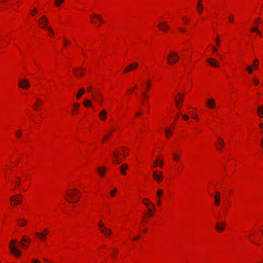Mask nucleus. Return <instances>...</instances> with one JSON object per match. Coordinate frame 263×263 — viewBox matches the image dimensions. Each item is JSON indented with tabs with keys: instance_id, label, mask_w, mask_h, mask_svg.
Segmentation results:
<instances>
[{
	"instance_id": "nucleus-1",
	"label": "nucleus",
	"mask_w": 263,
	"mask_h": 263,
	"mask_svg": "<svg viewBox=\"0 0 263 263\" xmlns=\"http://www.w3.org/2000/svg\"><path fill=\"white\" fill-rule=\"evenodd\" d=\"M66 200L70 203H75L78 202L81 196L80 192L76 189H72L66 194Z\"/></svg>"
},
{
	"instance_id": "nucleus-2",
	"label": "nucleus",
	"mask_w": 263,
	"mask_h": 263,
	"mask_svg": "<svg viewBox=\"0 0 263 263\" xmlns=\"http://www.w3.org/2000/svg\"><path fill=\"white\" fill-rule=\"evenodd\" d=\"M17 242V239H12L9 243V249L11 252L16 257H20L21 255V251L19 249L14 245Z\"/></svg>"
},
{
	"instance_id": "nucleus-3",
	"label": "nucleus",
	"mask_w": 263,
	"mask_h": 263,
	"mask_svg": "<svg viewBox=\"0 0 263 263\" xmlns=\"http://www.w3.org/2000/svg\"><path fill=\"white\" fill-rule=\"evenodd\" d=\"M179 60V55L176 52H172L167 55V62L172 65L178 62Z\"/></svg>"
},
{
	"instance_id": "nucleus-4",
	"label": "nucleus",
	"mask_w": 263,
	"mask_h": 263,
	"mask_svg": "<svg viewBox=\"0 0 263 263\" xmlns=\"http://www.w3.org/2000/svg\"><path fill=\"white\" fill-rule=\"evenodd\" d=\"M23 196L21 194H17L16 196H11L10 197V201L11 202V205H16L20 203H21L22 202L21 198Z\"/></svg>"
},
{
	"instance_id": "nucleus-5",
	"label": "nucleus",
	"mask_w": 263,
	"mask_h": 263,
	"mask_svg": "<svg viewBox=\"0 0 263 263\" xmlns=\"http://www.w3.org/2000/svg\"><path fill=\"white\" fill-rule=\"evenodd\" d=\"M98 226L101 232L105 236L107 237L110 235L111 233V230L105 227L101 221H99Z\"/></svg>"
},
{
	"instance_id": "nucleus-6",
	"label": "nucleus",
	"mask_w": 263,
	"mask_h": 263,
	"mask_svg": "<svg viewBox=\"0 0 263 263\" xmlns=\"http://www.w3.org/2000/svg\"><path fill=\"white\" fill-rule=\"evenodd\" d=\"M39 23L42 25V28H43L44 29H46L48 30L51 33H52V34L53 33V31L50 27H45V25L48 24L49 23L48 20L46 18L45 16H43L41 18V20H39Z\"/></svg>"
},
{
	"instance_id": "nucleus-7",
	"label": "nucleus",
	"mask_w": 263,
	"mask_h": 263,
	"mask_svg": "<svg viewBox=\"0 0 263 263\" xmlns=\"http://www.w3.org/2000/svg\"><path fill=\"white\" fill-rule=\"evenodd\" d=\"M49 233V231L47 229H44L42 233L36 232L35 235L41 240L44 241L46 239V237Z\"/></svg>"
},
{
	"instance_id": "nucleus-8",
	"label": "nucleus",
	"mask_w": 263,
	"mask_h": 263,
	"mask_svg": "<svg viewBox=\"0 0 263 263\" xmlns=\"http://www.w3.org/2000/svg\"><path fill=\"white\" fill-rule=\"evenodd\" d=\"M18 86L23 89H28L29 87V81L26 79H23L20 81Z\"/></svg>"
},
{
	"instance_id": "nucleus-9",
	"label": "nucleus",
	"mask_w": 263,
	"mask_h": 263,
	"mask_svg": "<svg viewBox=\"0 0 263 263\" xmlns=\"http://www.w3.org/2000/svg\"><path fill=\"white\" fill-rule=\"evenodd\" d=\"M153 176V178L158 183H160L163 178V174L161 172L158 173L157 171H154Z\"/></svg>"
},
{
	"instance_id": "nucleus-10",
	"label": "nucleus",
	"mask_w": 263,
	"mask_h": 263,
	"mask_svg": "<svg viewBox=\"0 0 263 263\" xmlns=\"http://www.w3.org/2000/svg\"><path fill=\"white\" fill-rule=\"evenodd\" d=\"M138 66V63L137 62H134L130 65H129L128 66H127L125 69L124 70V72L126 73L130 71L133 70L137 68Z\"/></svg>"
},
{
	"instance_id": "nucleus-11",
	"label": "nucleus",
	"mask_w": 263,
	"mask_h": 263,
	"mask_svg": "<svg viewBox=\"0 0 263 263\" xmlns=\"http://www.w3.org/2000/svg\"><path fill=\"white\" fill-rule=\"evenodd\" d=\"M92 96L95 101L100 104H101L102 101V94L100 92L92 93Z\"/></svg>"
},
{
	"instance_id": "nucleus-12",
	"label": "nucleus",
	"mask_w": 263,
	"mask_h": 263,
	"mask_svg": "<svg viewBox=\"0 0 263 263\" xmlns=\"http://www.w3.org/2000/svg\"><path fill=\"white\" fill-rule=\"evenodd\" d=\"M214 203L216 205H219L220 203V193L217 191L214 196Z\"/></svg>"
},
{
	"instance_id": "nucleus-13",
	"label": "nucleus",
	"mask_w": 263,
	"mask_h": 263,
	"mask_svg": "<svg viewBox=\"0 0 263 263\" xmlns=\"http://www.w3.org/2000/svg\"><path fill=\"white\" fill-rule=\"evenodd\" d=\"M226 223L225 222H217L216 224V229L218 232H221L224 230Z\"/></svg>"
},
{
	"instance_id": "nucleus-14",
	"label": "nucleus",
	"mask_w": 263,
	"mask_h": 263,
	"mask_svg": "<svg viewBox=\"0 0 263 263\" xmlns=\"http://www.w3.org/2000/svg\"><path fill=\"white\" fill-rule=\"evenodd\" d=\"M206 105L210 108H213L215 106V100L212 98L208 99L206 102Z\"/></svg>"
},
{
	"instance_id": "nucleus-15",
	"label": "nucleus",
	"mask_w": 263,
	"mask_h": 263,
	"mask_svg": "<svg viewBox=\"0 0 263 263\" xmlns=\"http://www.w3.org/2000/svg\"><path fill=\"white\" fill-rule=\"evenodd\" d=\"M158 27L160 30L162 31H165L166 29H168L170 28L169 26L166 24L164 22H162L158 25Z\"/></svg>"
},
{
	"instance_id": "nucleus-16",
	"label": "nucleus",
	"mask_w": 263,
	"mask_h": 263,
	"mask_svg": "<svg viewBox=\"0 0 263 263\" xmlns=\"http://www.w3.org/2000/svg\"><path fill=\"white\" fill-rule=\"evenodd\" d=\"M127 169H128V165L125 163L122 164L120 167V171L121 173L123 175H126L125 171Z\"/></svg>"
},
{
	"instance_id": "nucleus-17",
	"label": "nucleus",
	"mask_w": 263,
	"mask_h": 263,
	"mask_svg": "<svg viewBox=\"0 0 263 263\" xmlns=\"http://www.w3.org/2000/svg\"><path fill=\"white\" fill-rule=\"evenodd\" d=\"M206 62L209 63V64L213 67H218V65H217V61L213 58H210L206 60Z\"/></svg>"
},
{
	"instance_id": "nucleus-18",
	"label": "nucleus",
	"mask_w": 263,
	"mask_h": 263,
	"mask_svg": "<svg viewBox=\"0 0 263 263\" xmlns=\"http://www.w3.org/2000/svg\"><path fill=\"white\" fill-rule=\"evenodd\" d=\"M17 221L18 225L21 227H24L27 223V221L24 218H20Z\"/></svg>"
},
{
	"instance_id": "nucleus-19",
	"label": "nucleus",
	"mask_w": 263,
	"mask_h": 263,
	"mask_svg": "<svg viewBox=\"0 0 263 263\" xmlns=\"http://www.w3.org/2000/svg\"><path fill=\"white\" fill-rule=\"evenodd\" d=\"M112 155H113L114 158L115 159L113 161V162L114 163H117V164L120 163L121 161L118 159V156L119 155V154L118 153H116V152H114L112 153Z\"/></svg>"
},
{
	"instance_id": "nucleus-20",
	"label": "nucleus",
	"mask_w": 263,
	"mask_h": 263,
	"mask_svg": "<svg viewBox=\"0 0 263 263\" xmlns=\"http://www.w3.org/2000/svg\"><path fill=\"white\" fill-rule=\"evenodd\" d=\"M107 112L105 109H103L99 114V117L102 120H105L106 119Z\"/></svg>"
},
{
	"instance_id": "nucleus-21",
	"label": "nucleus",
	"mask_w": 263,
	"mask_h": 263,
	"mask_svg": "<svg viewBox=\"0 0 263 263\" xmlns=\"http://www.w3.org/2000/svg\"><path fill=\"white\" fill-rule=\"evenodd\" d=\"M257 115L260 118L263 117V106H259L258 107Z\"/></svg>"
},
{
	"instance_id": "nucleus-22",
	"label": "nucleus",
	"mask_w": 263,
	"mask_h": 263,
	"mask_svg": "<svg viewBox=\"0 0 263 263\" xmlns=\"http://www.w3.org/2000/svg\"><path fill=\"white\" fill-rule=\"evenodd\" d=\"M80 69H82L83 70H84V69L82 68H75L74 69V74L77 77H82L83 76V73L81 72H79V70Z\"/></svg>"
},
{
	"instance_id": "nucleus-23",
	"label": "nucleus",
	"mask_w": 263,
	"mask_h": 263,
	"mask_svg": "<svg viewBox=\"0 0 263 263\" xmlns=\"http://www.w3.org/2000/svg\"><path fill=\"white\" fill-rule=\"evenodd\" d=\"M142 202L146 206H147L148 204H151L154 209L155 208V205L151 201H149L147 198L144 199Z\"/></svg>"
},
{
	"instance_id": "nucleus-24",
	"label": "nucleus",
	"mask_w": 263,
	"mask_h": 263,
	"mask_svg": "<svg viewBox=\"0 0 263 263\" xmlns=\"http://www.w3.org/2000/svg\"><path fill=\"white\" fill-rule=\"evenodd\" d=\"M97 170H98V172L99 175L101 177H103V175H104V173L105 172L106 168L105 167H101V168H98Z\"/></svg>"
},
{
	"instance_id": "nucleus-25",
	"label": "nucleus",
	"mask_w": 263,
	"mask_h": 263,
	"mask_svg": "<svg viewBox=\"0 0 263 263\" xmlns=\"http://www.w3.org/2000/svg\"><path fill=\"white\" fill-rule=\"evenodd\" d=\"M162 194H163V191L162 190L159 189L157 191V196L158 198V204L159 205H160L161 204L160 198L161 195H162Z\"/></svg>"
},
{
	"instance_id": "nucleus-26",
	"label": "nucleus",
	"mask_w": 263,
	"mask_h": 263,
	"mask_svg": "<svg viewBox=\"0 0 263 263\" xmlns=\"http://www.w3.org/2000/svg\"><path fill=\"white\" fill-rule=\"evenodd\" d=\"M84 92H85L84 88H81L76 95L77 98L78 99H79L84 93Z\"/></svg>"
},
{
	"instance_id": "nucleus-27",
	"label": "nucleus",
	"mask_w": 263,
	"mask_h": 263,
	"mask_svg": "<svg viewBox=\"0 0 263 263\" xmlns=\"http://www.w3.org/2000/svg\"><path fill=\"white\" fill-rule=\"evenodd\" d=\"M84 105L86 107L91 106V103L89 100H85L83 102Z\"/></svg>"
},
{
	"instance_id": "nucleus-28",
	"label": "nucleus",
	"mask_w": 263,
	"mask_h": 263,
	"mask_svg": "<svg viewBox=\"0 0 263 263\" xmlns=\"http://www.w3.org/2000/svg\"><path fill=\"white\" fill-rule=\"evenodd\" d=\"M251 31L252 32H256L259 35H261V32L258 29L257 27L252 28L251 29Z\"/></svg>"
},
{
	"instance_id": "nucleus-29",
	"label": "nucleus",
	"mask_w": 263,
	"mask_h": 263,
	"mask_svg": "<svg viewBox=\"0 0 263 263\" xmlns=\"http://www.w3.org/2000/svg\"><path fill=\"white\" fill-rule=\"evenodd\" d=\"M94 17H96V18H97L99 21H100V22H103V20L102 18V17H101L99 15H98V14H93V15H92Z\"/></svg>"
},
{
	"instance_id": "nucleus-30",
	"label": "nucleus",
	"mask_w": 263,
	"mask_h": 263,
	"mask_svg": "<svg viewBox=\"0 0 263 263\" xmlns=\"http://www.w3.org/2000/svg\"><path fill=\"white\" fill-rule=\"evenodd\" d=\"M203 9V6L201 4H198V10L199 13H201L202 10Z\"/></svg>"
},
{
	"instance_id": "nucleus-31",
	"label": "nucleus",
	"mask_w": 263,
	"mask_h": 263,
	"mask_svg": "<svg viewBox=\"0 0 263 263\" xmlns=\"http://www.w3.org/2000/svg\"><path fill=\"white\" fill-rule=\"evenodd\" d=\"M64 1V0H55V5L56 6H59Z\"/></svg>"
},
{
	"instance_id": "nucleus-32",
	"label": "nucleus",
	"mask_w": 263,
	"mask_h": 263,
	"mask_svg": "<svg viewBox=\"0 0 263 263\" xmlns=\"http://www.w3.org/2000/svg\"><path fill=\"white\" fill-rule=\"evenodd\" d=\"M218 141L220 146H223L224 145V141L220 138H218Z\"/></svg>"
},
{
	"instance_id": "nucleus-33",
	"label": "nucleus",
	"mask_w": 263,
	"mask_h": 263,
	"mask_svg": "<svg viewBox=\"0 0 263 263\" xmlns=\"http://www.w3.org/2000/svg\"><path fill=\"white\" fill-rule=\"evenodd\" d=\"M247 69L248 73H252L253 69L251 66H250V65L248 66Z\"/></svg>"
},
{
	"instance_id": "nucleus-34",
	"label": "nucleus",
	"mask_w": 263,
	"mask_h": 263,
	"mask_svg": "<svg viewBox=\"0 0 263 263\" xmlns=\"http://www.w3.org/2000/svg\"><path fill=\"white\" fill-rule=\"evenodd\" d=\"M22 135V132L21 130H18L16 133V136L17 138H19Z\"/></svg>"
},
{
	"instance_id": "nucleus-35",
	"label": "nucleus",
	"mask_w": 263,
	"mask_h": 263,
	"mask_svg": "<svg viewBox=\"0 0 263 263\" xmlns=\"http://www.w3.org/2000/svg\"><path fill=\"white\" fill-rule=\"evenodd\" d=\"M258 65V60L257 59H256L254 61V66L255 68H257Z\"/></svg>"
},
{
	"instance_id": "nucleus-36",
	"label": "nucleus",
	"mask_w": 263,
	"mask_h": 263,
	"mask_svg": "<svg viewBox=\"0 0 263 263\" xmlns=\"http://www.w3.org/2000/svg\"><path fill=\"white\" fill-rule=\"evenodd\" d=\"M31 263H40V261L37 259L33 258L31 260Z\"/></svg>"
},
{
	"instance_id": "nucleus-37",
	"label": "nucleus",
	"mask_w": 263,
	"mask_h": 263,
	"mask_svg": "<svg viewBox=\"0 0 263 263\" xmlns=\"http://www.w3.org/2000/svg\"><path fill=\"white\" fill-rule=\"evenodd\" d=\"M117 192V190L116 189H114L112 191H110V195L112 197H114L115 196V193Z\"/></svg>"
},
{
	"instance_id": "nucleus-38",
	"label": "nucleus",
	"mask_w": 263,
	"mask_h": 263,
	"mask_svg": "<svg viewBox=\"0 0 263 263\" xmlns=\"http://www.w3.org/2000/svg\"><path fill=\"white\" fill-rule=\"evenodd\" d=\"M173 156L175 160L177 161L179 159V156L177 154H174Z\"/></svg>"
},
{
	"instance_id": "nucleus-39",
	"label": "nucleus",
	"mask_w": 263,
	"mask_h": 263,
	"mask_svg": "<svg viewBox=\"0 0 263 263\" xmlns=\"http://www.w3.org/2000/svg\"><path fill=\"white\" fill-rule=\"evenodd\" d=\"M19 245L23 246L25 248H27V247H28V245H27V244H25V243L23 242H20L19 243Z\"/></svg>"
},
{
	"instance_id": "nucleus-40",
	"label": "nucleus",
	"mask_w": 263,
	"mask_h": 263,
	"mask_svg": "<svg viewBox=\"0 0 263 263\" xmlns=\"http://www.w3.org/2000/svg\"><path fill=\"white\" fill-rule=\"evenodd\" d=\"M165 132H166V137H168V133L170 132V129L168 128H167L165 129Z\"/></svg>"
},
{
	"instance_id": "nucleus-41",
	"label": "nucleus",
	"mask_w": 263,
	"mask_h": 263,
	"mask_svg": "<svg viewBox=\"0 0 263 263\" xmlns=\"http://www.w3.org/2000/svg\"><path fill=\"white\" fill-rule=\"evenodd\" d=\"M182 116L183 119L185 120H187L189 119V116L186 115H183Z\"/></svg>"
},
{
	"instance_id": "nucleus-42",
	"label": "nucleus",
	"mask_w": 263,
	"mask_h": 263,
	"mask_svg": "<svg viewBox=\"0 0 263 263\" xmlns=\"http://www.w3.org/2000/svg\"><path fill=\"white\" fill-rule=\"evenodd\" d=\"M229 21L231 23H233V15H231L229 17Z\"/></svg>"
},
{
	"instance_id": "nucleus-43",
	"label": "nucleus",
	"mask_w": 263,
	"mask_h": 263,
	"mask_svg": "<svg viewBox=\"0 0 263 263\" xmlns=\"http://www.w3.org/2000/svg\"><path fill=\"white\" fill-rule=\"evenodd\" d=\"M92 89H93V88H92V86H89L88 87V88H87V90H88V91H89V92H91V91H92Z\"/></svg>"
},
{
	"instance_id": "nucleus-44",
	"label": "nucleus",
	"mask_w": 263,
	"mask_h": 263,
	"mask_svg": "<svg viewBox=\"0 0 263 263\" xmlns=\"http://www.w3.org/2000/svg\"><path fill=\"white\" fill-rule=\"evenodd\" d=\"M146 86H147V89H149V87H151V82H150V81H147V83L146 84Z\"/></svg>"
},
{
	"instance_id": "nucleus-45",
	"label": "nucleus",
	"mask_w": 263,
	"mask_h": 263,
	"mask_svg": "<svg viewBox=\"0 0 263 263\" xmlns=\"http://www.w3.org/2000/svg\"><path fill=\"white\" fill-rule=\"evenodd\" d=\"M26 240H27V238L25 237V236H23L22 238L21 242H25Z\"/></svg>"
},
{
	"instance_id": "nucleus-46",
	"label": "nucleus",
	"mask_w": 263,
	"mask_h": 263,
	"mask_svg": "<svg viewBox=\"0 0 263 263\" xmlns=\"http://www.w3.org/2000/svg\"><path fill=\"white\" fill-rule=\"evenodd\" d=\"M79 106H80V104H79V103H75L73 104V107H77V108H78V107H79Z\"/></svg>"
},
{
	"instance_id": "nucleus-47",
	"label": "nucleus",
	"mask_w": 263,
	"mask_h": 263,
	"mask_svg": "<svg viewBox=\"0 0 263 263\" xmlns=\"http://www.w3.org/2000/svg\"><path fill=\"white\" fill-rule=\"evenodd\" d=\"M37 11L36 8H34L32 11H31V14L34 15V13H36Z\"/></svg>"
},
{
	"instance_id": "nucleus-48",
	"label": "nucleus",
	"mask_w": 263,
	"mask_h": 263,
	"mask_svg": "<svg viewBox=\"0 0 263 263\" xmlns=\"http://www.w3.org/2000/svg\"><path fill=\"white\" fill-rule=\"evenodd\" d=\"M158 161L157 160H155L154 162V166L155 167L157 166L158 165Z\"/></svg>"
},
{
	"instance_id": "nucleus-49",
	"label": "nucleus",
	"mask_w": 263,
	"mask_h": 263,
	"mask_svg": "<svg viewBox=\"0 0 263 263\" xmlns=\"http://www.w3.org/2000/svg\"><path fill=\"white\" fill-rule=\"evenodd\" d=\"M212 50L214 52H217V49L214 46L212 47Z\"/></svg>"
},
{
	"instance_id": "nucleus-50",
	"label": "nucleus",
	"mask_w": 263,
	"mask_h": 263,
	"mask_svg": "<svg viewBox=\"0 0 263 263\" xmlns=\"http://www.w3.org/2000/svg\"><path fill=\"white\" fill-rule=\"evenodd\" d=\"M148 212L149 213V215L151 216H153V214H152V209L150 208H148Z\"/></svg>"
},
{
	"instance_id": "nucleus-51",
	"label": "nucleus",
	"mask_w": 263,
	"mask_h": 263,
	"mask_svg": "<svg viewBox=\"0 0 263 263\" xmlns=\"http://www.w3.org/2000/svg\"><path fill=\"white\" fill-rule=\"evenodd\" d=\"M219 41H220V40H219V37H217L216 39V42L218 46H219Z\"/></svg>"
},
{
	"instance_id": "nucleus-52",
	"label": "nucleus",
	"mask_w": 263,
	"mask_h": 263,
	"mask_svg": "<svg viewBox=\"0 0 263 263\" xmlns=\"http://www.w3.org/2000/svg\"><path fill=\"white\" fill-rule=\"evenodd\" d=\"M20 181H16L15 182L16 186L18 187L20 186Z\"/></svg>"
},
{
	"instance_id": "nucleus-53",
	"label": "nucleus",
	"mask_w": 263,
	"mask_h": 263,
	"mask_svg": "<svg viewBox=\"0 0 263 263\" xmlns=\"http://www.w3.org/2000/svg\"><path fill=\"white\" fill-rule=\"evenodd\" d=\"M254 82H255V85H257V84H258V83H259V81H258V79H254Z\"/></svg>"
},
{
	"instance_id": "nucleus-54",
	"label": "nucleus",
	"mask_w": 263,
	"mask_h": 263,
	"mask_svg": "<svg viewBox=\"0 0 263 263\" xmlns=\"http://www.w3.org/2000/svg\"><path fill=\"white\" fill-rule=\"evenodd\" d=\"M38 104H39L38 102H36L35 103V107H34V108L35 109H38Z\"/></svg>"
},
{
	"instance_id": "nucleus-55",
	"label": "nucleus",
	"mask_w": 263,
	"mask_h": 263,
	"mask_svg": "<svg viewBox=\"0 0 263 263\" xmlns=\"http://www.w3.org/2000/svg\"><path fill=\"white\" fill-rule=\"evenodd\" d=\"M68 43V42L66 39H64V46H65L66 44Z\"/></svg>"
},
{
	"instance_id": "nucleus-56",
	"label": "nucleus",
	"mask_w": 263,
	"mask_h": 263,
	"mask_svg": "<svg viewBox=\"0 0 263 263\" xmlns=\"http://www.w3.org/2000/svg\"><path fill=\"white\" fill-rule=\"evenodd\" d=\"M109 135H106L105 137L103 139V141H105L106 140V139L108 137Z\"/></svg>"
},
{
	"instance_id": "nucleus-57",
	"label": "nucleus",
	"mask_w": 263,
	"mask_h": 263,
	"mask_svg": "<svg viewBox=\"0 0 263 263\" xmlns=\"http://www.w3.org/2000/svg\"><path fill=\"white\" fill-rule=\"evenodd\" d=\"M178 29H179L180 31L183 32H185V31H186V30H185V29H182V28H178Z\"/></svg>"
},
{
	"instance_id": "nucleus-58",
	"label": "nucleus",
	"mask_w": 263,
	"mask_h": 263,
	"mask_svg": "<svg viewBox=\"0 0 263 263\" xmlns=\"http://www.w3.org/2000/svg\"><path fill=\"white\" fill-rule=\"evenodd\" d=\"M139 237H140V236H137V237H136L134 238H133V240H134V241L137 240L139 238Z\"/></svg>"
},
{
	"instance_id": "nucleus-59",
	"label": "nucleus",
	"mask_w": 263,
	"mask_h": 263,
	"mask_svg": "<svg viewBox=\"0 0 263 263\" xmlns=\"http://www.w3.org/2000/svg\"><path fill=\"white\" fill-rule=\"evenodd\" d=\"M143 96L144 98H147V95H146V94L145 92L143 93Z\"/></svg>"
},
{
	"instance_id": "nucleus-60",
	"label": "nucleus",
	"mask_w": 263,
	"mask_h": 263,
	"mask_svg": "<svg viewBox=\"0 0 263 263\" xmlns=\"http://www.w3.org/2000/svg\"><path fill=\"white\" fill-rule=\"evenodd\" d=\"M175 102H176V106H178V100L176 99H175Z\"/></svg>"
},
{
	"instance_id": "nucleus-61",
	"label": "nucleus",
	"mask_w": 263,
	"mask_h": 263,
	"mask_svg": "<svg viewBox=\"0 0 263 263\" xmlns=\"http://www.w3.org/2000/svg\"><path fill=\"white\" fill-rule=\"evenodd\" d=\"M26 242L29 243L30 242V239L29 238H27Z\"/></svg>"
},
{
	"instance_id": "nucleus-62",
	"label": "nucleus",
	"mask_w": 263,
	"mask_h": 263,
	"mask_svg": "<svg viewBox=\"0 0 263 263\" xmlns=\"http://www.w3.org/2000/svg\"><path fill=\"white\" fill-rule=\"evenodd\" d=\"M259 126H260V128H263V123H260V124H259Z\"/></svg>"
},
{
	"instance_id": "nucleus-63",
	"label": "nucleus",
	"mask_w": 263,
	"mask_h": 263,
	"mask_svg": "<svg viewBox=\"0 0 263 263\" xmlns=\"http://www.w3.org/2000/svg\"><path fill=\"white\" fill-rule=\"evenodd\" d=\"M193 118L195 119H198V116L197 115H195V116L193 117Z\"/></svg>"
},
{
	"instance_id": "nucleus-64",
	"label": "nucleus",
	"mask_w": 263,
	"mask_h": 263,
	"mask_svg": "<svg viewBox=\"0 0 263 263\" xmlns=\"http://www.w3.org/2000/svg\"><path fill=\"white\" fill-rule=\"evenodd\" d=\"M43 259H44L45 261L49 262V260H48L47 258H43Z\"/></svg>"
}]
</instances>
